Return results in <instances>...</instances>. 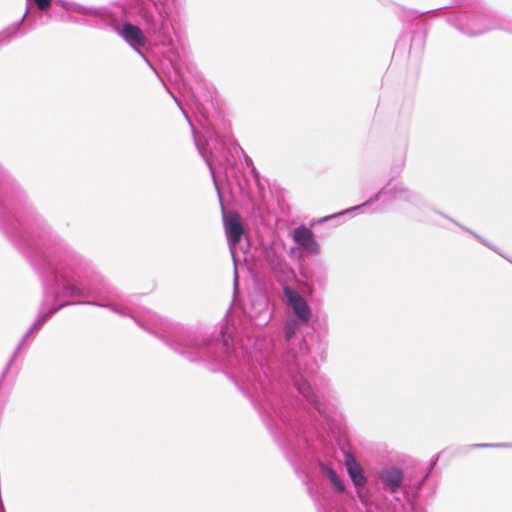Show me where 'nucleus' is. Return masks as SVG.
<instances>
[{
  "instance_id": "f257e3e1",
  "label": "nucleus",
  "mask_w": 512,
  "mask_h": 512,
  "mask_svg": "<svg viewBox=\"0 0 512 512\" xmlns=\"http://www.w3.org/2000/svg\"><path fill=\"white\" fill-rule=\"evenodd\" d=\"M223 225L227 241L230 247L234 248L244 234L241 216L235 211H229L223 215Z\"/></svg>"
},
{
  "instance_id": "f03ea898",
  "label": "nucleus",
  "mask_w": 512,
  "mask_h": 512,
  "mask_svg": "<svg viewBox=\"0 0 512 512\" xmlns=\"http://www.w3.org/2000/svg\"><path fill=\"white\" fill-rule=\"evenodd\" d=\"M283 293L287 304L292 308L297 317L303 322L309 321L311 318V310L305 299L289 286L284 287Z\"/></svg>"
},
{
  "instance_id": "7ed1b4c3",
  "label": "nucleus",
  "mask_w": 512,
  "mask_h": 512,
  "mask_svg": "<svg viewBox=\"0 0 512 512\" xmlns=\"http://www.w3.org/2000/svg\"><path fill=\"white\" fill-rule=\"evenodd\" d=\"M293 240L303 249L314 254L318 253V244L309 228L305 226L296 228L293 232Z\"/></svg>"
},
{
  "instance_id": "20e7f679",
  "label": "nucleus",
  "mask_w": 512,
  "mask_h": 512,
  "mask_svg": "<svg viewBox=\"0 0 512 512\" xmlns=\"http://www.w3.org/2000/svg\"><path fill=\"white\" fill-rule=\"evenodd\" d=\"M345 465L353 483L356 486H364L366 483V477L364 476L363 469L360 464L357 463L354 456L349 452L345 453Z\"/></svg>"
},
{
  "instance_id": "39448f33",
  "label": "nucleus",
  "mask_w": 512,
  "mask_h": 512,
  "mask_svg": "<svg viewBox=\"0 0 512 512\" xmlns=\"http://www.w3.org/2000/svg\"><path fill=\"white\" fill-rule=\"evenodd\" d=\"M379 478L387 485L391 492H395L402 484L403 473L398 468L390 467L380 472Z\"/></svg>"
},
{
  "instance_id": "423d86ee",
  "label": "nucleus",
  "mask_w": 512,
  "mask_h": 512,
  "mask_svg": "<svg viewBox=\"0 0 512 512\" xmlns=\"http://www.w3.org/2000/svg\"><path fill=\"white\" fill-rule=\"evenodd\" d=\"M122 35L131 45L143 46L146 43V37L141 29L133 24L126 23L123 26Z\"/></svg>"
},
{
  "instance_id": "0eeeda50",
  "label": "nucleus",
  "mask_w": 512,
  "mask_h": 512,
  "mask_svg": "<svg viewBox=\"0 0 512 512\" xmlns=\"http://www.w3.org/2000/svg\"><path fill=\"white\" fill-rule=\"evenodd\" d=\"M322 471L339 492H343L345 490L344 483L332 468L322 465Z\"/></svg>"
},
{
  "instance_id": "6e6552de",
  "label": "nucleus",
  "mask_w": 512,
  "mask_h": 512,
  "mask_svg": "<svg viewBox=\"0 0 512 512\" xmlns=\"http://www.w3.org/2000/svg\"><path fill=\"white\" fill-rule=\"evenodd\" d=\"M298 390L310 402L316 403L317 397H316L312 387L310 386V384H308L306 382L299 383Z\"/></svg>"
},
{
  "instance_id": "1a4fd4ad",
  "label": "nucleus",
  "mask_w": 512,
  "mask_h": 512,
  "mask_svg": "<svg viewBox=\"0 0 512 512\" xmlns=\"http://www.w3.org/2000/svg\"><path fill=\"white\" fill-rule=\"evenodd\" d=\"M298 329V323L295 320H290L287 322L285 327V337L287 340H290L296 333Z\"/></svg>"
},
{
  "instance_id": "9d476101",
  "label": "nucleus",
  "mask_w": 512,
  "mask_h": 512,
  "mask_svg": "<svg viewBox=\"0 0 512 512\" xmlns=\"http://www.w3.org/2000/svg\"><path fill=\"white\" fill-rule=\"evenodd\" d=\"M34 2L36 3L37 7L42 11L48 9L51 5V0H34Z\"/></svg>"
},
{
  "instance_id": "9b49d317",
  "label": "nucleus",
  "mask_w": 512,
  "mask_h": 512,
  "mask_svg": "<svg viewBox=\"0 0 512 512\" xmlns=\"http://www.w3.org/2000/svg\"><path fill=\"white\" fill-rule=\"evenodd\" d=\"M66 292L69 295H79V296L83 295V292L81 290H79L78 288H76L75 286H72V285H69L66 287Z\"/></svg>"
}]
</instances>
